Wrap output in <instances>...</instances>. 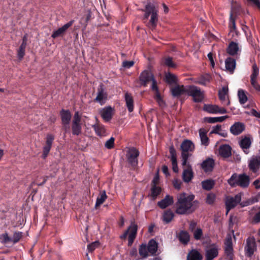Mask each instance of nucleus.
I'll use <instances>...</instances> for the list:
<instances>
[{"label":"nucleus","instance_id":"obj_52","mask_svg":"<svg viewBox=\"0 0 260 260\" xmlns=\"http://www.w3.org/2000/svg\"><path fill=\"white\" fill-rule=\"evenodd\" d=\"M80 122L81 115L79 114V112H76L73 117L72 124H81Z\"/></svg>","mask_w":260,"mask_h":260},{"label":"nucleus","instance_id":"obj_49","mask_svg":"<svg viewBox=\"0 0 260 260\" xmlns=\"http://www.w3.org/2000/svg\"><path fill=\"white\" fill-rule=\"evenodd\" d=\"M211 77L209 75H204L200 78L199 83L202 85H206L207 83L209 82Z\"/></svg>","mask_w":260,"mask_h":260},{"label":"nucleus","instance_id":"obj_55","mask_svg":"<svg viewBox=\"0 0 260 260\" xmlns=\"http://www.w3.org/2000/svg\"><path fill=\"white\" fill-rule=\"evenodd\" d=\"M203 235L202 231L201 229H197L193 232L194 238L196 240H199Z\"/></svg>","mask_w":260,"mask_h":260},{"label":"nucleus","instance_id":"obj_64","mask_svg":"<svg viewBox=\"0 0 260 260\" xmlns=\"http://www.w3.org/2000/svg\"><path fill=\"white\" fill-rule=\"evenodd\" d=\"M253 185L256 189H260V178L256 179L253 183Z\"/></svg>","mask_w":260,"mask_h":260},{"label":"nucleus","instance_id":"obj_47","mask_svg":"<svg viewBox=\"0 0 260 260\" xmlns=\"http://www.w3.org/2000/svg\"><path fill=\"white\" fill-rule=\"evenodd\" d=\"M72 133L74 135H79L81 132V124H72Z\"/></svg>","mask_w":260,"mask_h":260},{"label":"nucleus","instance_id":"obj_3","mask_svg":"<svg viewBox=\"0 0 260 260\" xmlns=\"http://www.w3.org/2000/svg\"><path fill=\"white\" fill-rule=\"evenodd\" d=\"M181 149L182 150V164L183 166H185L186 165L187 159L189 156V152H192L193 151L194 146L190 140H185L181 145Z\"/></svg>","mask_w":260,"mask_h":260},{"label":"nucleus","instance_id":"obj_60","mask_svg":"<svg viewBox=\"0 0 260 260\" xmlns=\"http://www.w3.org/2000/svg\"><path fill=\"white\" fill-rule=\"evenodd\" d=\"M151 81L152 82V86H151V89L152 90L155 91V95L157 94V93H159V92H158V87L156 85V81L154 78L152 79V80Z\"/></svg>","mask_w":260,"mask_h":260},{"label":"nucleus","instance_id":"obj_44","mask_svg":"<svg viewBox=\"0 0 260 260\" xmlns=\"http://www.w3.org/2000/svg\"><path fill=\"white\" fill-rule=\"evenodd\" d=\"M107 198V196L105 191L101 192L100 196L97 198L95 203V207H98L102 204Z\"/></svg>","mask_w":260,"mask_h":260},{"label":"nucleus","instance_id":"obj_19","mask_svg":"<svg viewBox=\"0 0 260 260\" xmlns=\"http://www.w3.org/2000/svg\"><path fill=\"white\" fill-rule=\"evenodd\" d=\"M245 128V126L244 123L237 122L231 126L230 132L233 135L237 136L241 134Z\"/></svg>","mask_w":260,"mask_h":260},{"label":"nucleus","instance_id":"obj_17","mask_svg":"<svg viewBox=\"0 0 260 260\" xmlns=\"http://www.w3.org/2000/svg\"><path fill=\"white\" fill-rule=\"evenodd\" d=\"M74 22V20H72L65 24L62 27L59 28L57 30L53 31L51 37L53 38H56L63 35L67 30V29L71 26Z\"/></svg>","mask_w":260,"mask_h":260},{"label":"nucleus","instance_id":"obj_5","mask_svg":"<svg viewBox=\"0 0 260 260\" xmlns=\"http://www.w3.org/2000/svg\"><path fill=\"white\" fill-rule=\"evenodd\" d=\"M139 155L138 150L134 147L128 149L126 157L128 163L133 167H136L138 165V157Z\"/></svg>","mask_w":260,"mask_h":260},{"label":"nucleus","instance_id":"obj_38","mask_svg":"<svg viewBox=\"0 0 260 260\" xmlns=\"http://www.w3.org/2000/svg\"><path fill=\"white\" fill-rule=\"evenodd\" d=\"M229 118L227 115L220 116V117H206L205 120L210 123H214L216 122H220L223 121L226 118Z\"/></svg>","mask_w":260,"mask_h":260},{"label":"nucleus","instance_id":"obj_2","mask_svg":"<svg viewBox=\"0 0 260 260\" xmlns=\"http://www.w3.org/2000/svg\"><path fill=\"white\" fill-rule=\"evenodd\" d=\"M145 12L144 16V19H147L151 15V18L149 21L150 26L154 28L158 21V10L155 8L154 5L150 2H148L145 7L143 10Z\"/></svg>","mask_w":260,"mask_h":260},{"label":"nucleus","instance_id":"obj_43","mask_svg":"<svg viewBox=\"0 0 260 260\" xmlns=\"http://www.w3.org/2000/svg\"><path fill=\"white\" fill-rule=\"evenodd\" d=\"M148 247L145 244H142L139 248V254L143 257H146L148 256Z\"/></svg>","mask_w":260,"mask_h":260},{"label":"nucleus","instance_id":"obj_41","mask_svg":"<svg viewBox=\"0 0 260 260\" xmlns=\"http://www.w3.org/2000/svg\"><path fill=\"white\" fill-rule=\"evenodd\" d=\"M174 213L170 210H167L164 212L163 215V220L166 223L170 222L174 217Z\"/></svg>","mask_w":260,"mask_h":260},{"label":"nucleus","instance_id":"obj_62","mask_svg":"<svg viewBox=\"0 0 260 260\" xmlns=\"http://www.w3.org/2000/svg\"><path fill=\"white\" fill-rule=\"evenodd\" d=\"M173 185L174 186V187L177 189H179L181 187V182L180 181V180L177 179H175L174 180L173 182Z\"/></svg>","mask_w":260,"mask_h":260},{"label":"nucleus","instance_id":"obj_53","mask_svg":"<svg viewBox=\"0 0 260 260\" xmlns=\"http://www.w3.org/2000/svg\"><path fill=\"white\" fill-rule=\"evenodd\" d=\"M228 183L232 186H235L236 185H238V178L236 175H233L229 179Z\"/></svg>","mask_w":260,"mask_h":260},{"label":"nucleus","instance_id":"obj_1","mask_svg":"<svg viewBox=\"0 0 260 260\" xmlns=\"http://www.w3.org/2000/svg\"><path fill=\"white\" fill-rule=\"evenodd\" d=\"M193 195H187L185 193H181L177 196V201L175 207V212L178 214H186L194 211L193 208Z\"/></svg>","mask_w":260,"mask_h":260},{"label":"nucleus","instance_id":"obj_10","mask_svg":"<svg viewBox=\"0 0 260 260\" xmlns=\"http://www.w3.org/2000/svg\"><path fill=\"white\" fill-rule=\"evenodd\" d=\"M241 201V196L240 194H236L234 197H228L226 198L225 205L226 207V214L229 211L234 208Z\"/></svg>","mask_w":260,"mask_h":260},{"label":"nucleus","instance_id":"obj_21","mask_svg":"<svg viewBox=\"0 0 260 260\" xmlns=\"http://www.w3.org/2000/svg\"><path fill=\"white\" fill-rule=\"evenodd\" d=\"M227 53L231 55H238L241 51V49L239 44L234 42H231L227 49Z\"/></svg>","mask_w":260,"mask_h":260},{"label":"nucleus","instance_id":"obj_42","mask_svg":"<svg viewBox=\"0 0 260 260\" xmlns=\"http://www.w3.org/2000/svg\"><path fill=\"white\" fill-rule=\"evenodd\" d=\"M238 95L240 104H244L247 101V95L243 89H239L238 90Z\"/></svg>","mask_w":260,"mask_h":260},{"label":"nucleus","instance_id":"obj_39","mask_svg":"<svg viewBox=\"0 0 260 260\" xmlns=\"http://www.w3.org/2000/svg\"><path fill=\"white\" fill-rule=\"evenodd\" d=\"M236 15V10L233 7H232V10L230 14V19L229 26L231 30H235L236 28V24L235 21V16Z\"/></svg>","mask_w":260,"mask_h":260},{"label":"nucleus","instance_id":"obj_28","mask_svg":"<svg viewBox=\"0 0 260 260\" xmlns=\"http://www.w3.org/2000/svg\"><path fill=\"white\" fill-rule=\"evenodd\" d=\"M171 154V160L172 165V169L174 172H178V168L177 166V157L175 149L171 147L170 149Z\"/></svg>","mask_w":260,"mask_h":260},{"label":"nucleus","instance_id":"obj_61","mask_svg":"<svg viewBox=\"0 0 260 260\" xmlns=\"http://www.w3.org/2000/svg\"><path fill=\"white\" fill-rule=\"evenodd\" d=\"M134 64V62L133 61H124L122 63V66L125 68L128 69L132 67Z\"/></svg>","mask_w":260,"mask_h":260},{"label":"nucleus","instance_id":"obj_56","mask_svg":"<svg viewBox=\"0 0 260 260\" xmlns=\"http://www.w3.org/2000/svg\"><path fill=\"white\" fill-rule=\"evenodd\" d=\"M215 199V196L214 193H209L207 196L206 202L209 204L213 203Z\"/></svg>","mask_w":260,"mask_h":260},{"label":"nucleus","instance_id":"obj_34","mask_svg":"<svg viewBox=\"0 0 260 260\" xmlns=\"http://www.w3.org/2000/svg\"><path fill=\"white\" fill-rule=\"evenodd\" d=\"M92 126L97 135L100 137H104L107 135L106 128L103 125L97 124L93 125Z\"/></svg>","mask_w":260,"mask_h":260},{"label":"nucleus","instance_id":"obj_32","mask_svg":"<svg viewBox=\"0 0 260 260\" xmlns=\"http://www.w3.org/2000/svg\"><path fill=\"white\" fill-rule=\"evenodd\" d=\"M148 250L151 255L155 254L157 250L158 244L153 239L149 241L148 244Z\"/></svg>","mask_w":260,"mask_h":260},{"label":"nucleus","instance_id":"obj_9","mask_svg":"<svg viewBox=\"0 0 260 260\" xmlns=\"http://www.w3.org/2000/svg\"><path fill=\"white\" fill-rule=\"evenodd\" d=\"M248 168L253 173L260 172V156L253 155L248 160Z\"/></svg>","mask_w":260,"mask_h":260},{"label":"nucleus","instance_id":"obj_58","mask_svg":"<svg viewBox=\"0 0 260 260\" xmlns=\"http://www.w3.org/2000/svg\"><path fill=\"white\" fill-rule=\"evenodd\" d=\"M155 98L160 106L163 107L165 105V103L161 98L160 95L159 93H157V94L155 95Z\"/></svg>","mask_w":260,"mask_h":260},{"label":"nucleus","instance_id":"obj_54","mask_svg":"<svg viewBox=\"0 0 260 260\" xmlns=\"http://www.w3.org/2000/svg\"><path fill=\"white\" fill-rule=\"evenodd\" d=\"M99 245V242L98 241H95L92 243L89 244L87 246V249L89 252L93 251Z\"/></svg>","mask_w":260,"mask_h":260},{"label":"nucleus","instance_id":"obj_7","mask_svg":"<svg viewBox=\"0 0 260 260\" xmlns=\"http://www.w3.org/2000/svg\"><path fill=\"white\" fill-rule=\"evenodd\" d=\"M225 254L228 260H233V248L232 243V235L228 234L226 236L225 241Z\"/></svg>","mask_w":260,"mask_h":260},{"label":"nucleus","instance_id":"obj_57","mask_svg":"<svg viewBox=\"0 0 260 260\" xmlns=\"http://www.w3.org/2000/svg\"><path fill=\"white\" fill-rule=\"evenodd\" d=\"M249 5L253 7H255L260 10V1L259 0H247Z\"/></svg>","mask_w":260,"mask_h":260},{"label":"nucleus","instance_id":"obj_63","mask_svg":"<svg viewBox=\"0 0 260 260\" xmlns=\"http://www.w3.org/2000/svg\"><path fill=\"white\" fill-rule=\"evenodd\" d=\"M22 236L21 233H15L13 235V241L17 242Z\"/></svg>","mask_w":260,"mask_h":260},{"label":"nucleus","instance_id":"obj_29","mask_svg":"<svg viewBox=\"0 0 260 260\" xmlns=\"http://www.w3.org/2000/svg\"><path fill=\"white\" fill-rule=\"evenodd\" d=\"M219 153L221 156L228 157L231 155V147L228 145H222L219 149Z\"/></svg>","mask_w":260,"mask_h":260},{"label":"nucleus","instance_id":"obj_51","mask_svg":"<svg viewBox=\"0 0 260 260\" xmlns=\"http://www.w3.org/2000/svg\"><path fill=\"white\" fill-rule=\"evenodd\" d=\"M114 140L115 139L113 137H111L106 142L105 144V147L109 149L113 148L114 147Z\"/></svg>","mask_w":260,"mask_h":260},{"label":"nucleus","instance_id":"obj_25","mask_svg":"<svg viewBox=\"0 0 260 260\" xmlns=\"http://www.w3.org/2000/svg\"><path fill=\"white\" fill-rule=\"evenodd\" d=\"M214 161L212 158H208L201 164L202 168L205 172L211 171L213 169Z\"/></svg>","mask_w":260,"mask_h":260},{"label":"nucleus","instance_id":"obj_12","mask_svg":"<svg viewBox=\"0 0 260 260\" xmlns=\"http://www.w3.org/2000/svg\"><path fill=\"white\" fill-rule=\"evenodd\" d=\"M256 250V245L254 238L249 237L246 240L245 247V255L247 256L251 257Z\"/></svg>","mask_w":260,"mask_h":260},{"label":"nucleus","instance_id":"obj_16","mask_svg":"<svg viewBox=\"0 0 260 260\" xmlns=\"http://www.w3.org/2000/svg\"><path fill=\"white\" fill-rule=\"evenodd\" d=\"M154 78V76L150 71L147 70L143 71L140 76L141 85L146 86L147 84Z\"/></svg>","mask_w":260,"mask_h":260},{"label":"nucleus","instance_id":"obj_20","mask_svg":"<svg viewBox=\"0 0 260 260\" xmlns=\"http://www.w3.org/2000/svg\"><path fill=\"white\" fill-rule=\"evenodd\" d=\"M228 87L224 86L222 88L221 90L219 91V98L222 104L228 106L230 104V101L228 99Z\"/></svg>","mask_w":260,"mask_h":260},{"label":"nucleus","instance_id":"obj_37","mask_svg":"<svg viewBox=\"0 0 260 260\" xmlns=\"http://www.w3.org/2000/svg\"><path fill=\"white\" fill-rule=\"evenodd\" d=\"M178 239L180 242L186 244L189 241L190 237L187 232L182 231L179 234Z\"/></svg>","mask_w":260,"mask_h":260},{"label":"nucleus","instance_id":"obj_33","mask_svg":"<svg viewBox=\"0 0 260 260\" xmlns=\"http://www.w3.org/2000/svg\"><path fill=\"white\" fill-rule=\"evenodd\" d=\"M225 63L226 69L232 73L235 69L236 60L231 57H229L226 59Z\"/></svg>","mask_w":260,"mask_h":260},{"label":"nucleus","instance_id":"obj_6","mask_svg":"<svg viewBox=\"0 0 260 260\" xmlns=\"http://www.w3.org/2000/svg\"><path fill=\"white\" fill-rule=\"evenodd\" d=\"M187 94L192 96L196 102H200L203 99V92L199 88L194 86H188Z\"/></svg>","mask_w":260,"mask_h":260},{"label":"nucleus","instance_id":"obj_35","mask_svg":"<svg viewBox=\"0 0 260 260\" xmlns=\"http://www.w3.org/2000/svg\"><path fill=\"white\" fill-rule=\"evenodd\" d=\"M199 135L202 145L207 146L209 145V140L207 137V133L203 129H201L199 131Z\"/></svg>","mask_w":260,"mask_h":260},{"label":"nucleus","instance_id":"obj_30","mask_svg":"<svg viewBox=\"0 0 260 260\" xmlns=\"http://www.w3.org/2000/svg\"><path fill=\"white\" fill-rule=\"evenodd\" d=\"M193 178V172L190 166L184 169L182 174V178L184 182H189Z\"/></svg>","mask_w":260,"mask_h":260},{"label":"nucleus","instance_id":"obj_40","mask_svg":"<svg viewBox=\"0 0 260 260\" xmlns=\"http://www.w3.org/2000/svg\"><path fill=\"white\" fill-rule=\"evenodd\" d=\"M165 79L166 81L169 84L176 83L177 81L176 76L170 73L166 74Z\"/></svg>","mask_w":260,"mask_h":260},{"label":"nucleus","instance_id":"obj_24","mask_svg":"<svg viewBox=\"0 0 260 260\" xmlns=\"http://www.w3.org/2000/svg\"><path fill=\"white\" fill-rule=\"evenodd\" d=\"M173 203V197L167 195L164 199L158 202L157 205L160 208L165 209Z\"/></svg>","mask_w":260,"mask_h":260},{"label":"nucleus","instance_id":"obj_46","mask_svg":"<svg viewBox=\"0 0 260 260\" xmlns=\"http://www.w3.org/2000/svg\"><path fill=\"white\" fill-rule=\"evenodd\" d=\"M202 187L206 190L211 189L214 186V182L211 180H207L202 182Z\"/></svg>","mask_w":260,"mask_h":260},{"label":"nucleus","instance_id":"obj_15","mask_svg":"<svg viewBox=\"0 0 260 260\" xmlns=\"http://www.w3.org/2000/svg\"><path fill=\"white\" fill-rule=\"evenodd\" d=\"M54 137L52 134H48L46 137V141L45 146L43 147L42 157L45 158L48 155L51 148Z\"/></svg>","mask_w":260,"mask_h":260},{"label":"nucleus","instance_id":"obj_26","mask_svg":"<svg viewBox=\"0 0 260 260\" xmlns=\"http://www.w3.org/2000/svg\"><path fill=\"white\" fill-rule=\"evenodd\" d=\"M250 182L249 176L245 174L239 175L238 177V185L245 187L248 186Z\"/></svg>","mask_w":260,"mask_h":260},{"label":"nucleus","instance_id":"obj_50","mask_svg":"<svg viewBox=\"0 0 260 260\" xmlns=\"http://www.w3.org/2000/svg\"><path fill=\"white\" fill-rule=\"evenodd\" d=\"M164 63L169 68H175L176 67L175 63L173 61L172 58L170 57H166L165 59Z\"/></svg>","mask_w":260,"mask_h":260},{"label":"nucleus","instance_id":"obj_14","mask_svg":"<svg viewBox=\"0 0 260 260\" xmlns=\"http://www.w3.org/2000/svg\"><path fill=\"white\" fill-rule=\"evenodd\" d=\"M259 74V69L255 63L252 65V72L250 76V82L252 86L257 91H260V85L257 83L256 79Z\"/></svg>","mask_w":260,"mask_h":260},{"label":"nucleus","instance_id":"obj_59","mask_svg":"<svg viewBox=\"0 0 260 260\" xmlns=\"http://www.w3.org/2000/svg\"><path fill=\"white\" fill-rule=\"evenodd\" d=\"M221 126L220 125H216L212 127L211 132V134H219V132L221 131Z\"/></svg>","mask_w":260,"mask_h":260},{"label":"nucleus","instance_id":"obj_8","mask_svg":"<svg viewBox=\"0 0 260 260\" xmlns=\"http://www.w3.org/2000/svg\"><path fill=\"white\" fill-rule=\"evenodd\" d=\"M137 225L136 224H135L134 222H132L128 228V230L124 233V234L123 235L122 237L125 238L128 233V244L129 246L131 245L133 242L134 239L136 238V236L137 232Z\"/></svg>","mask_w":260,"mask_h":260},{"label":"nucleus","instance_id":"obj_18","mask_svg":"<svg viewBox=\"0 0 260 260\" xmlns=\"http://www.w3.org/2000/svg\"><path fill=\"white\" fill-rule=\"evenodd\" d=\"M107 98V94L102 85H100L98 89L97 96L95 99V101L99 103L101 105L105 103Z\"/></svg>","mask_w":260,"mask_h":260},{"label":"nucleus","instance_id":"obj_13","mask_svg":"<svg viewBox=\"0 0 260 260\" xmlns=\"http://www.w3.org/2000/svg\"><path fill=\"white\" fill-rule=\"evenodd\" d=\"M63 127L66 132L69 131V124L71 119V114L68 110H62L60 112Z\"/></svg>","mask_w":260,"mask_h":260},{"label":"nucleus","instance_id":"obj_27","mask_svg":"<svg viewBox=\"0 0 260 260\" xmlns=\"http://www.w3.org/2000/svg\"><path fill=\"white\" fill-rule=\"evenodd\" d=\"M113 109L111 107H108L103 108L101 111L102 117L105 121H109L112 118Z\"/></svg>","mask_w":260,"mask_h":260},{"label":"nucleus","instance_id":"obj_4","mask_svg":"<svg viewBox=\"0 0 260 260\" xmlns=\"http://www.w3.org/2000/svg\"><path fill=\"white\" fill-rule=\"evenodd\" d=\"M219 250V246L215 244L207 246L205 249V259L213 260L218 256Z\"/></svg>","mask_w":260,"mask_h":260},{"label":"nucleus","instance_id":"obj_11","mask_svg":"<svg viewBox=\"0 0 260 260\" xmlns=\"http://www.w3.org/2000/svg\"><path fill=\"white\" fill-rule=\"evenodd\" d=\"M203 110L212 114H222L227 112L226 110L224 108L220 107L216 105L205 104L204 106Z\"/></svg>","mask_w":260,"mask_h":260},{"label":"nucleus","instance_id":"obj_23","mask_svg":"<svg viewBox=\"0 0 260 260\" xmlns=\"http://www.w3.org/2000/svg\"><path fill=\"white\" fill-rule=\"evenodd\" d=\"M251 142L250 138L245 137L240 140L239 144L244 152L247 154L249 153V148L251 146Z\"/></svg>","mask_w":260,"mask_h":260},{"label":"nucleus","instance_id":"obj_48","mask_svg":"<svg viewBox=\"0 0 260 260\" xmlns=\"http://www.w3.org/2000/svg\"><path fill=\"white\" fill-rule=\"evenodd\" d=\"M26 46H25L24 43L21 44L18 50V57L21 59H22L25 54V50Z\"/></svg>","mask_w":260,"mask_h":260},{"label":"nucleus","instance_id":"obj_31","mask_svg":"<svg viewBox=\"0 0 260 260\" xmlns=\"http://www.w3.org/2000/svg\"><path fill=\"white\" fill-rule=\"evenodd\" d=\"M124 98L128 110L129 112H132L134 110L133 98L132 96L128 92L125 93Z\"/></svg>","mask_w":260,"mask_h":260},{"label":"nucleus","instance_id":"obj_22","mask_svg":"<svg viewBox=\"0 0 260 260\" xmlns=\"http://www.w3.org/2000/svg\"><path fill=\"white\" fill-rule=\"evenodd\" d=\"M188 86L183 85H176L171 89L172 94L174 96H178L180 95L187 94Z\"/></svg>","mask_w":260,"mask_h":260},{"label":"nucleus","instance_id":"obj_36","mask_svg":"<svg viewBox=\"0 0 260 260\" xmlns=\"http://www.w3.org/2000/svg\"><path fill=\"white\" fill-rule=\"evenodd\" d=\"M202 259V255L196 250L191 251L187 255V260H201Z\"/></svg>","mask_w":260,"mask_h":260},{"label":"nucleus","instance_id":"obj_45","mask_svg":"<svg viewBox=\"0 0 260 260\" xmlns=\"http://www.w3.org/2000/svg\"><path fill=\"white\" fill-rule=\"evenodd\" d=\"M161 188L156 185H153L151 189V196L154 200L156 197L160 193Z\"/></svg>","mask_w":260,"mask_h":260}]
</instances>
